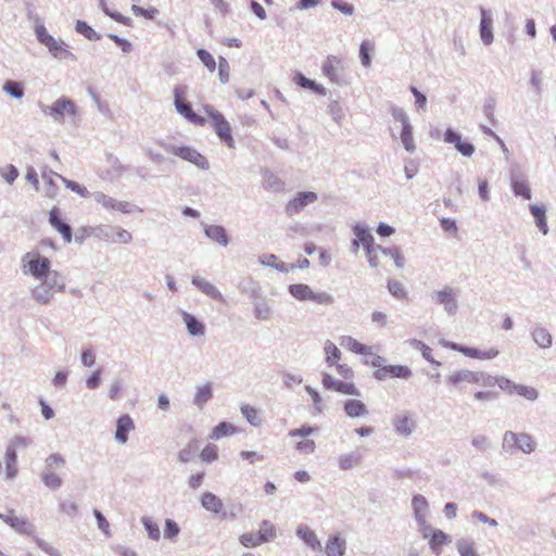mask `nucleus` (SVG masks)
I'll list each match as a JSON object with an SVG mask.
<instances>
[{
    "mask_svg": "<svg viewBox=\"0 0 556 556\" xmlns=\"http://www.w3.org/2000/svg\"><path fill=\"white\" fill-rule=\"evenodd\" d=\"M218 75L223 84L228 83L230 75V67L227 60L224 56L218 58Z\"/></svg>",
    "mask_w": 556,
    "mask_h": 556,
    "instance_id": "57",
    "label": "nucleus"
},
{
    "mask_svg": "<svg viewBox=\"0 0 556 556\" xmlns=\"http://www.w3.org/2000/svg\"><path fill=\"white\" fill-rule=\"evenodd\" d=\"M42 480L48 488L58 489L62 484L61 478L54 472H46Z\"/></svg>",
    "mask_w": 556,
    "mask_h": 556,
    "instance_id": "61",
    "label": "nucleus"
},
{
    "mask_svg": "<svg viewBox=\"0 0 556 556\" xmlns=\"http://www.w3.org/2000/svg\"><path fill=\"white\" fill-rule=\"evenodd\" d=\"M23 268L25 273L30 274L37 279H46L40 287L34 289L33 293L35 299L42 303L47 304L53 294V290L63 291L65 286L63 281H58L59 274L56 271H52V279L48 280L50 275V266L51 262L48 257L42 256L39 252L33 251L27 252L23 256Z\"/></svg>",
    "mask_w": 556,
    "mask_h": 556,
    "instance_id": "1",
    "label": "nucleus"
},
{
    "mask_svg": "<svg viewBox=\"0 0 556 556\" xmlns=\"http://www.w3.org/2000/svg\"><path fill=\"white\" fill-rule=\"evenodd\" d=\"M180 529L178 525L173 521L172 519H166L165 521V530H164V536L166 539H174L178 535Z\"/></svg>",
    "mask_w": 556,
    "mask_h": 556,
    "instance_id": "62",
    "label": "nucleus"
},
{
    "mask_svg": "<svg viewBox=\"0 0 556 556\" xmlns=\"http://www.w3.org/2000/svg\"><path fill=\"white\" fill-rule=\"evenodd\" d=\"M261 263L266 266L276 268L279 271L287 273L295 268L294 264H286L281 262L275 254H264L260 258Z\"/></svg>",
    "mask_w": 556,
    "mask_h": 556,
    "instance_id": "27",
    "label": "nucleus"
},
{
    "mask_svg": "<svg viewBox=\"0 0 556 556\" xmlns=\"http://www.w3.org/2000/svg\"><path fill=\"white\" fill-rule=\"evenodd\" d=\"M353 232L356 237L353 240L354 250L356 251L359 245H362L366 251V256L371 267L380 266V257L383 256L393 258L395 266L399 268L404 266L405 258L399 248H382L381 245L375 244L372 235L362 226H355Z\"/></svg>",
    "mask_w": 556,
    "mask_h": 556,
    "instance_id": "2",
    "label": "nucleus"
},
{
    "mask_svg": "<svg viewBox=\"0 0 556 556\" xmlns=\"http://www.w3.org/2000/svg\"><path fill=\"white\" fill-rule=\"evenodd\" d=\"M396 433L401 437L410 435L416 429V421L412 415L401 414L393 419Z\"/></svg>",
    "mask_w": 556,
    "mask_h": 556,
    "instance_id": "16",
    "label": "nucleus"
},
{
    "mask_svg": "<svg viewBox=\"0 0 556 556\" xmlns=\"http://www.w3.org/2000/svg\"><path fill=\"white\" fill-rule=\"evenodd\" d=\"M396 115L403 125V129L401 132L402 143L407 151L412 152L415 150L413 128H412L410 124L408 123V118L406 117V115L403 112L400 111L396 113Z\"/></svg>",
    "mask_w": 556,
    "mask_h": 556,
    "instance_id": "23",
    "label": "nucleus"
},
{
    "mask_svg": "<svg viewBox=\"0 0 556 556\" xmlns=\"http://www.w3.org/2000/svg\"><path fill=\"white\" fill-rule=\"evenodd\" d=\"M503 440L505 445L520 450L523 453H531L535 450V442L532 437L527 433L507 431Z\"/></svg>",
    "mask_w": 556,
    "mask_h": 556,
    "instance_id": "9",
    "label": "nucleus"
},
{
    "mask_svg": "<svg viewBox=\"0 0 556 556\" xmlns=\"http://www.w3.org/2000/svg\"><path fill=\"white\" fill-rule=\"evenodd\" d=\"M239 541L244 547H256L262 544L260 536L254 533H243Z\"/></svg>",
    "mask_w": 556,
    "mask_h": 556,
    "instance_id": "55",
    "label": "nucleus"
},
{
    "mask_svg": "<svg viewBox=\"0 0 556 556\" xmlns=\"http://www.w3.org/2000/svg\"><path fill=\"white\" fill-rule=\"evenodd\" d=\"M197 55L210 72H214L216 70V61L208 51L205 49H199L197 51Z\"/></svg>",
    "mask_w": 556,
    "mask_h": 556,
    "instance_id": "47",
    "label": "nucleus"
},
{
    "mask_svg": "<svg viewBox=\"0 0 556 556\" xmlns=\"http://www.w3.org/2000/svg\"><path fill=\"white\" fill-rule=\"evenodd\" d=\"M317 194L312 191L299 192L286 205V213L290 216L300 213L306 205L314 203Z\"/></svg>",
    "mask_w": 556,
    "mask_h": 556,
    "instance_id": "12",
    "label": "nucleus"
},
{
    "mask_svg": "<svg viewBox=\"0 0 556 556\" xmlns=\"http://www.w3.org/2000/svg\"><path fill=\"white\" fill-rule=\"evenodd\" d=\"M513 190L516 195H521L529 200L531 198V190L528 182L523 179L513 181Z\"/></svg>",
    "mask_w": 556,
    "mask_h": 556,
    "instance_id": "48",
    "label": "nucleus"
},
{
    "mask_svg": "<svg viewBox=\"0 0 556 556\" xmlns=\"http://www.w3.org/2000/svg\"><path fill=\"white\" fill-rule=\"evenodd\" d=\"M1 176L9 184H13L15 181V179L18 177V172L15 166L8 165V166L1 168Z\"/></svg>",
    "mask_w": 556,
    "mask_h": 556,
    "instance_id": "63",
    "label": "nucleus"
},
{
    "mask_svg": "<svg viewBox=\"0 0 556 556\" xmlns=\"http://www.w3.org/2000/svg\"><path fill=\"white\" fill-rule=\"evenodd\" d=\"M375 45L369 40H365L359 47V58L363 66L369 67L371 64L370 53L374 51Z\"/></svg>",
    "mask_w": 556,
    "mask_h": 556,
    "instance_id": "41",
    "label": "nucleus"
},
{
    "mask_svg": "<svg viewBox=\"0 0 556 556\" xmlns=\"http://www.w3.org/2000/svg\"><path fill=\"white\" fill-rule=\"evenodd\" d=\"M49 113L56 121H62L65 115H75L76 105L75 103L66 98L58 99L50 108Z\"/></svg>",
    "mask_w": 556,
    "mask_h": 556,
    "instance_id": "15",
    "label": "nucleus"
},
{
    "mask_svg": "<svg viewBox=\"0 0 556 556\" xmlns=\"http://www.w3.org/2000/svg\"><path fill=\"white\" fill-rule=\"evenodd\" d=\"M296 533L312 549H321V544L317 539L315 532L311 530L307 526L299 527Z\"/></svg>",
    "mask_w": 556,
    "mask_h": 556,
    "instance_id": "26",
    "label": "nucleus"
},
{
    "mask_svg": "<svg viewBox=\"0 0 556 556\" xmlns=\"http://www.w3.org/2000/svg\"><path fill=\"white\" fill-rule=\"evenodd\" d=\"M131 11L136 16H142L147 20H153L159 14V10L156 8L151 7L149 9H144L137 4L131 5Z\"/></svg>",
    "mask_w": 556,
    "mask_h": 556,
    "instance_id": "50",
    "label": "nucleus"
},
{
    "mask_svg": "<svg viewBox=\"0 0 556 556\" xmlns=\"http://www.w3.org/2000/svg\"><path fill=\"white\" fill-rule=\"evenodd\" d=\"M201 504L206 510L215 514L222 511L224 507L222 500L211 492L203 493Z\"/></svg>",
    "mask_w": 556,
    "mask_h": 556,
    "instance_id": "28",
    "label": "nucleus"
},
{
    "mask_svg": "<svg viewBox=\"0 0 556 556\" xmlns=\"http://www.w3.org/2000/svg\"><path fill=\"white\" fill-rule=\"evenodd\" d=\"M344 410L348 416L354 418L367 414L366 405L359 400H349L344 404Z\"/></svg>",
    "mask_w": 556,
    "mask_h": 556,
    "instance_id": "32",
    "label": "nucleus"
},
{
    "mask_svg": "<svg viewBox=\"0 0 556 556\" xmlns=\"http://www.w3.org/2000/svg\"><path fill=\"white\" fill-rule=\"evenodd\" d=\"M111 230L114 232V235L111 238V241L113 242L129 243L132 239L131 233L125 229L115 227L112 228Z\"/></svg>",
    "mask_w": 556,
    "mask_h": 556,
    "instance_id": "54",
    "label": "nucleus"
},
{
    "mask_svg": "<svg viewBox=\"0 0 556 556\" xmlns=\"http://www.w3.org/2000/svg\"><path fill=\"white\" fill-rule=\"evenodd\" d=\"M444 346L450 350L459 352L469 358H475V359H480V361L493 359V358L497 357L500 354V351L496 348H490L488 350L482 351V350H479L476 348L465 346V345H462V344H458L455 342H446V343H444Z\"/></svg>",
    "mask_w": 556,
    "mask_h": 556,
    "instance_id": "6",
    "label": "nucleus"
},
{
    "mask_svg": "<svg viewBox=\"0 0 556 556\" xmlns=\"http://www.w3.org/2000/svg\"><path fill=\"white\" fill-rule=\"evenodd\" d=\"M444 140L453 143L464 156H471L475 152V147L471 143L463 141L460 136L451 129L445 131Z\"/></svg>",
    "mask_w": 556,
    "mask_h": 556,
    "instance_id": "18",
    "label": "nucleus"
},
{
    "mask_svg": "<svg viewBox=\"0 0 556 556\" xmlns=\"http://www.w3.org/2000/svg\"><path fill=\"white\" fill-rule=\"evenodd\" d=\"M257 535L262 543L269 542L276 538V528L269 521H263L261 523Z\"/></svg>",
    "mask_w": 556,
    "mask_h": 556,
    "instance_id": "40",
    "label": "nucleus"
},
{
    "mask_svg": "<svg viewBox=\"0 0 556 556\" xmlns=\"http://www.w3.org/2000/svg\"><path fill=\"white\" fill-rule=\"evenodd\" d=\"M321 383L327 390H333L348 395H359V391L353 382L338 381L327 372L323 375Z\"/></svg>",
    "mask_w": 556,
    "mask_h": 556,
    "instance_id": "11",
    "label": "nucleus"
},
{
    "mask_svg": "<svg viewBox=\"0 0 556 556\" xmlns=\"http://www.w3.org/2000/svg\"><path fill=\"white\" fill-rule=\"evenodd\" d=\"M480 37L484 45L489 46L493 41V20L489 12L481 8Z\"/></svg>",
    "mask_w": 556,
    "mask_h": 556,
    "instance_id": "20",
    "label": "nucleus"
},
{
    "mask_svg": "<svg viewBox=\"0 0 556 556\" xmlns=\"http://www.w3.org/2000/svg\"><path fill=\"white\" fill-rule=\"evenodd\" d=\"M362 454L358 452L349 453L339 457V466L343 470H350L357 467L361 464Z\"/></svg>",
    "mask_w": 556,
    "mask_h": 556,
    "instance_id": "34",
    "label": "nucleus"
},
{
    "mask_svg": "<svg viewBox=\"0 0 556 556\" xmlns=\"http://www.w3.org/2000/svg\"><path fill=\"white\" fill-rule=\"evenodd\" d=\"M345 553V541L340 536H331L326 544L328 556H343Z\"/></svg>",
    "mask_w": 556,
    "mask_h": 556,
    "instance_id": "30",
    "label": "nucleus"
},
{
    "mask_svg": "<svg viewBox=\"0 0 556 556\" xmlns=\"http://www.w3.org/2000/svg\"><path fill=\"white\" fill-rule=\"evenodd\" d=\"M514 394L525 397L529 401H534L538 397V391L533 387L516 383Z\"/></svg>",
    "mask_w": 556,
    "mask_h": 556,
    "instance_id": "45",
    "label": "nucleus"
},
{
    "mask_svg": "<svg viewBox=\"0 0 556 556\" xmlns=\"http://www.w3.org/2000/svg\"><path fill=\"white\" fill-rule=\"evenodd\" d=\"M412 375L410 369L403 365H388L377 369L374 376L378 380H384L387 378H409Z\"/></svg>",
    "mask_w": 556,
    "mask_h": 556,
    "instance_id": "13",
    "label": "nucleus"
},
{
    "mask_svg": "<svg viewBox=\"0 0 556 556\" xmlns=\"http://www.w3.org/2000/svg\"><path fill=\"white\" fill-rule=\"evenodd\" d=\"M318 428L309 425H303L298 429H292L289 431V437L291 438H302L301 441L296 442V450L304 454H312L315 452L316 444L314 440L308 439L307 437L317 432Z\"/></svg>",
    "mask_w": 556,
    "mask_h": 556,
    "instance_id": "5",
    "label": "nucleus"
},
{
    "mask_svg": "<svg viewBox=\"0 0 556 556\" xmlns=\"http://www.w3.org/2000/svg\"><path fill=\"white\" fill-rule=\"evenodd\" d=\"M388 289L391 292L392 295H394L397 299H404L406 298V291L404 286L396 280H390L388 282Z\"/></svg>",
    "mask_w": 556,
    "mask_h": 556,
    "instance_id": "58",
    "label": "nucleus"
},
{
    "mask_svg": "<svg viewBox=\"0 0 556 556\" xmlns=\"http://www.w3.org/2000/svg\"><path fill=\"white\" fill-rule=\"evenodd\" d=\"M340 344L346 350L361 355L370 354V346L358 342L356 339L350 336H344L340 339Z\"/></svg>",
    "mask_w": 556,
    "mask_h": 556,
    "instance_id": "25",
    "label": "nucleus"
},
{
    "mask_svg": "<svg viewBox=\"0 0 556 556\" xmlns=\"http://www.w3.org/2000/svg\"><path fill=\"white\" fill-rule=\"evenodd\" d=\"M200 458L204 463H212L218 458V448L214 444H207L200 453Z\"/></svg>",
    "mask_w": 556,
    "mask_h": 556,
    "instance_id": "46",
    "label": "nucleus"
},
{
    "mask_svg": "<svg viewBox=\"0 0 556 556\" xmlns=\"http://www.w3.org/2000/svg\"><path fill=\"white\" fill-rule=\"evenodd\" d=\"M192 283L197 286L203 293L213 298L220 299L218 290L203 277H193Z\"/></svg>",
    "mask_w": 556,
    "mask_h": 556,
    "instance_id": "35",
    "label": "nucleus"
},
{
    "mask_svg": "<svg viewBox=\"0 0 556 556\" xmlns=\"http://www.w3.org/2000/svg\"><path fill=\"white\" fill-rule=\"evenodd\" d=\"M457 549L460 556H478L473 543L460 541L457 543Z\"/></svg>",
    "mask_w": 556,
    "mask_h": 556,
    "instance_id": "60",
    "label": "nucleus"
},
{
    "mask_svg": "<svg viewBox=\"0 0 556 556\" xmlns=\"http://www.w3.org/2000/svg\"><path fill=\"white\" fill-rule=\"evenodd\" d=\"M533 217L535 218L536 226L543 232H547V224L545 219V210L543 207L532 205L530 207Z\"/></svg>",
    "mask_w": 556,
    "mask_h": 556,
    "instance_id": "42",
    "label": "nucleus"
},
{
    "mask_svg": "<svg viewBox=\"0 0 556 556\" xmlns=\"http://www.w3.org/2000/svg\"><path fill=\"white\" fill-rule=\"evenodd\" d=\"M197 447H198V445H197V441H195V440L190 441V442L186 445V447H185V448H182V450L179 452V454H178V458H179V460H180L181 463H188V462L192 458V456H193L194 452L197 451Z\"/></svg>",
    "mask_w": 556,
    "mask_h": 556,
    "instance_id": "52",
    "label": "nucleus"
},
{
    "mask_svg": "<svg viewBox=\"0 0 556 556\" xmlns=\"http://www.w3.org/2000/svg\"><path fill=\"white\" fill-rule=\"evenodd\" d=\"M76 29L90 40L99 39V36L96 34V31L85 22L78 21Z\"/></svg>",
    "mask_w": 556,
    "mask_h": 556,
    "instance_id": "64",
    "label": "nucleus"
},
{
    "mask_svg": "<svg viewBox=\"0 0 556 556\" xmlns=\"http://www.w3.org/2000/svg\"><path fill=\"white\" fill-rule=\"evenodd\" d=\"M49 222L51 226L62 235L66 242L72 241V228L66 223L62 222L60 211L56 207L50 211Z\"/></svg>",
    "mask_w": 556,
    "mask_h": 556,
    "instance_id": "19",
    "label": "nucleus"
},
{
    "mask_svg": "<svg viewBox=\"0 0 556 556\" xmlns=\"http://www.w3.org/2000/svg\"><path fill=\"white\" fill-rule=\"evenodd\" d=\"M435 301L442 304L445 311L450 314H454L457 309L456 293L454 289L444 287L442 290L435 293Z\"/></svg>",
    "mask_w": 556,
    "mask_h": 556,
    "instance_id": "17",
    "label": "nucleus"
},
{
    "mask_svg": "<svg viewBox=\"0 0 556 556\" xmlns=\"http://www.w3.org/2000/svg\"><path fill=\"white\" fill-rule=\"evenodd\" d=\"M447 543V535L441 531L435 530L433 531L431 539H430V546L432 549H438L442 545Z\"/></svg>",
    "mask_w": 556,
    "mask_h": 556,
    "instance_id": "56",
    "label": "nucleus"
},
{
    "mask_svg": "<svg viewBox=\"0 0 556 556\" xmlns=\"http://www.w3.org/2000/svg\"><path fill=\"white\" fill-rule=\"evenodd\" d=\"M532 336L539 346L546 349L552 345V334L545 328L535 327Z\"/></svg>",
    "mask_w": 556,
    "mask_h": 556,
    "instance_id": "37",
    "label": "nucleus"
},
{
    "mask_svg": "<svg viewBox=\"0 0 556 556\" xmlns=\"http://www.w3.org/2000/svg\"><path fill=\"white\" fill-rule=\"evenodd\" d=\"M101 5H102V9H103L104 13L106 15H109L112 20H114L115 22H117L119 24H123L125 26H131L132 25V21H131L130 17L125 16V15L118 13V12H111L106 8L104 0H101Z\"/></svg>",
    "mask_w": 556,
    "mask_h": 556,
    "instance_id": "49",
    "label": "nucleus"
},
{
    "mask_svg": "<svg viewBox=\"0 0 556 556\" xmlns=\"http://www.w3.org/2000/svg\"><path fill=\"white\" fill-rule=\"evenodd\" d=\"M134 429L135 424L131 417L129 415H122L117 419L115 439L122 444L126 443L128 439V432L132 431Z\"/></svg>",
    "mask_w": 556,
    "mask_h": 556,
    "instance_id": "22",
    "label": "nucleus"
},
{
    "mask_svg": "<svg viewBox=\"0 0 556 556\" xmlns=\"http://www.w3.org/2000/svg\"><path fill=\"white\" fill-rule=\"evenodd\" d=\"M343 72V62L334 55H329L323 64V73L330 81L339 84Z\"/></svg>",
    "mask_w": 556,
    "mask_h": 556,
    "instance_id": "14",
    "label": "nucleus"
},
{
    "mask_svg": "<svg viewBox=\"0 0 556 556\" xmlns=\"http://www.w3.org/2000/svg\"><path fill=\"white\" fill-rule=\"evenodd\" d=\"M490 388L497 386L501 390L509 395H514V389L516 383L502 376H491Z\"/></svg>",
    "mask_w": 556,
    "mask_h": 556,
    "instance_id": "38",
    "label": "nucleus"
},
{
    "mask_svg": "<svg viewBox=\"0 0 556 556\" xmlns=\"http://www.w3.org/2000/svg\"><path fill=\"white\" fill-rule=\"evenodd\" d=\"M182 319L187 326L188 332L191 336H202L205 332L204 325L199 321L194 316L189 313L182 314Z\"/></svg>",
    "mask_w": 556,
    "mask_h": 556,
    "instance_id": "31",
    "label": "nucleus"
},
{
    "mask_svg": "<svg viewBox=\"0 0 556 556\" xmlns=\"http://www.w3.org/2000/svg\"><path fill=\"white\" fill-rule=\"evenodd\" d=\"M238 431L237 427L230 422L222 421L212 429L210 439L219 440L224 437L232 435Z\"/></svg>",
    "mask_w": 556,
    "mask_h": 556,
    "instance_id": "29",
    "label": "nucleus"
},
{
    "mask_svg": "<svg viewBox=\"0 0 556 556\" xmlns=\"http://www.w3.org/2000/svg\"><path fill=\"white\" fill-rule=\"evenodd\" d=\"M39 39L42 43H45L50 51H53L55 54L59 50H62L60 45L53 39L52 36L46 34L43 30L38 31Z\"/></svg>",
    "mask_w": 556,
    "mask_h": 556,
    "instance_id": "59",
    "label": "nucleus"
},
{
    "mask_svg": "<svg viewBox=\"0 0 556 556\" xmlns=\"http://www.w3.org/2000/svg\"><path fill=\"white\" fill-rule=\"evenodd\" d=\"M208 117L212 119V124L215 128L217 136L223 140L229 148L233 147V138L231 135V127L225 119L222 113L210 110L207 111Z\"/></svg>",
    "mask_w": 556,
    "mask_h": 556,
    "instance_id": "7",
    "label": "nucleus"
},
{
    "mask_svg": "<svg viewBox=\"0 0 556 556\" xmlns=\"http://www.w3.org/2000/svg\"><path fill=\"white\" fill-rule=\"evenodd\" d=\"M466 376H471L466 378V383L490 388V382L492 381L490 375L483 372L466 371Z\"/></svg>",
    "mask_w": 556,
    "mask_h": 556,
    "instance_id": "39",
    "label": "nucleus"
},
{
    "mask_svg": "<svg viewBox=\"0 0 556 556\" xmlns=\"http://www.w3.org/2000/svg\"><path fill=\"white\" fill-rule=\"evenodd\" d=\"M22 440H16L12 445L8 446L5 452L7 478L12 479L17 475L16 466V446L22 444Z\"/></svg>",
    "mask_w": 556,
    "mask_h": 556,
    "instance_id": "24",
    "label": "nucleus"
},
{
    "mask_svg": "<svg viewBox=\"0 0 556 556\" xmlns=\"http://www.w3.org/2000/svg\"><path fill=\"white\" fill-rule=\"evenodd\" d=\"M187 87L179 86L174 89V104L177 112L189 122L203 126L205 118L192 111L191 104L187 101Z\"/></svg>",
    "mask_w": 556,
    "mask_h": 556,
    "instance_id": "3",
    "label": "nucleus"
},
{
    "mask_svg": "<svg viewBox=\"0 0 556 556\" xmlns=\"http://www.w3.org/2000/svg\"><path fill=\"white\" fill-rule=\"evenodd\" d=\"M212 387L211 384H204L198 388L197 394L194 396V403L202 407L211 397H212Z\"/></svg>",
    "mask_w": 556,
    "mask_h": 556,
    "instance_id": "43",
    "label": "nucleus"
},
{
    "mask_svg": "<svg viewBox=\"0 0 556 556\" xmlns=\"http://www.w3.org/2000/svg\"><path fill=\"white\" fill-rule=\"evenodd\" d=\"M324 351L326 354L325 362L328 367H333L334 364L339 363L342 354L333 342L327 341L325 343Z\"/></svg>",
    "mask_w": 556,
    "mask_h": 556,
    "instance_id": "33",
    "label": "nucleus"
},
{
    "mask_svg": "<svg viewBox=\"0 0 556 556\" xmlns=\"http://www.w3.org/2000/svg\"><path fill=\"white\" fill-rule=\"evenodd\" d=\"M3 89H4L5 92L11 94L12 97H15V98H18V99L24 96V91H23L22 85L20 83H17V81H14V80H8L4 84Z\"/></svg>",
    "mask_w": 556,
    "mask_h": 556,
    "instance_id": "53",
    "label": "nucleus"
},
{
    "mask_svg": "<svg viewBox=\"0 0 556 556\" xmlns=\"http://www.w3.org/2000/svg\"><path fill=\"white\" fill-rule=\"evenodd\" d=\"M142 522H143L146 530L148 531L149 536L152 540L157 541L161 536V532H160L157 523L148 517H144L142 519Z\"/></svg>",
    "mask_w": 556,
    "mask_h": 556,
    "instance_id": "51",
    "label": "nucleus"
},
{
    "mask_svg": "<svg viewBox=\"0 0 556 556\" xmlns=\"http://www.w3.org/2000/svg\"><path fill=\"white\" fill-rule=\"evenodd\" d=\"M205 233L208 238L216 241L222 245H227L228 237L226 230L222 226L212 225L205 229Z\"/></svg>",
    "mask_w": 556,
    "mask_h": 556,
    "instance_id": "36",
    "label": "nucleus"
},
{
    "mask_svg": "<svg viewBox=\"0 0 556 556\" xmlns=\"http://www.w3.org/2000/svg\"><path fill=\"white\" fill-rule=\"evenodd\" d=\"M289 292L293 298L300 301L311 300L320 304H329L332 302L330 294L326 292L315 293L307 285L303 283L289 286Z\"/></svg>",
    "mask_w": 556,
    "mask_h": 556,
    "instance_id": "4",
    "label": "nucleus"
},
{
    "mask_svg": "<svg viewBox=\"0 0 556 556\" xmlns=\"http://www.w3.org/2000/svg\"><path fill=\"white\" fill-rule=\"evenodd\" d=\"M241 413L251 425H253V426L261 425V417L258 414V409H256L255 407L248 405V404L242 405Z\"/></svg>",
    "mask_w": 556,
    "mask_h": 556,
    "instance_id": "44",
    "label": "nucleus"
},
{
    "mask_svg": "<svg viewBox=\"0 0 556 556\" xmlns=\"http://www.w3.org/2000/svg\"><path fill=\"white\" fill-rule=\"evenodd\" d=\"M0 518L21 534L33 535L35 532L34 526L26 518L17 516L13 509L0 514Z\"/></svg>",
    "mask_w": 556,
    "mask_h": 556,
    "instance_id": "10",
    "label": "nucleus"
},
{
    "mask_svg": "<svg viewBox=\"0 0 556 556\" xmlns=\"http://www.w3.org/2000/svg\"><path fill=\"white\" fill-rule=\"evenodd\" d=\"M168 151L172 154H174L185 161H188L202 169L208 168L207 159L191 147H187V146L169 147Z\"/></svg>",
    "mask_w": 556,
    "mask_h": 556,
    "instance_id": "8",
    "label": "nucleus"
},
{
    "mask_svg": "<svg viewBox=\"0 0 556 556\" xmlns=\"http://www.w3.org/2000/svg\"><path fill=\"white\" fill-rule=\"evenodd\" d=\"M96 201L106 210L118 211L122 213L130 212V204L128 202L117 201L104 193L97 194Z\"/></svg>",
    "mask_w": 556,
    "mask_h": 556,
    "instance_id": "21",
    "label": "nucleus"
}]
</instances>
